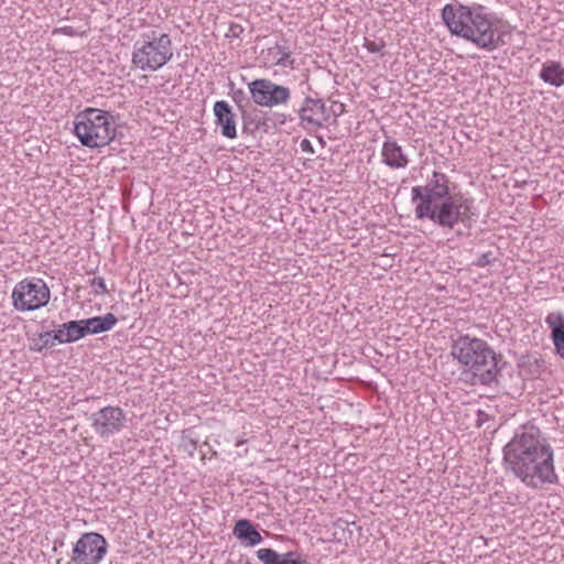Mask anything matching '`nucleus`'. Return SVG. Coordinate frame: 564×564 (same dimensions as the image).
<instances>
[{
  "label": "nucleus",
  "instance_id": "nucleus-1",
  "mask_svg": "<svg viewBox=\"0 0 564 564\" xmlns=\"http://www.w3.org/2000/svg\"><path fill=\"white\" fill-rule=\"evenodd\" d=\"M502 453L507 470L525 486L536 489L557 482L553 448L536 425L527 423L518 427Z\"/></svg>",
  "mask_w": 564,
  "mask_h": 564
},
{
  "label": "nucleus",
  "instance_id": "nucleus-2",
  "mask_svg": "<svg viewBox=\"0 0 564 564\" xmlns=\"http://www.w3.org/2000/svg\"><path fill=\"white\" fill-rule=\"evenodd\" d=\"M411 200H419L414 210L417 219H430L444 229H454L459 223L470 228L475 221L473 200H456L451 195L449 178L442 172H433L424 186L412 187Z\"/></svg>",
  "mask_w": 564,
  "mask_h": 564
},
{
  "label": "nucleus",
  "instance_id": "nucleus-3",
  "mask_svg": "<svg viewBox=\"0 0 564 564\" xmlns=\"http://www.w3.org/2000/svg\"><path fill=\"white\" fill-rule=\"evenodd\" d=\"M442 20L452 35L474 43L478 48L492 52L507 44L509 31L495 28L488 9L479 3H447L441 12Z\"/></svg>",
  "mask_w": 564,
  "mask_h": 564
},
{
  "label": "nucleus",
  "instance_id": "nucleus-4",
  "mask_svg": "<svg viewBox=\"0 0 564 564\" xmlns=\"http://www.w3.org/2000/svg\"><path fill=\"white\" fill-rule=\"evenodd\" d=\"M451 355L463 368L473 384L489 386L499 373L495 350L484 339L460 335L453 341Z\"/></svg>",
  "mask_w": 564,
  "mask_h": 564
},
{
  "label": "nucleus",
  "instance_id": "nucleus-5",
  "mask_svg": "<svg viewBox=\"0 0 564 564\" xmlns=\"http://www.w3.org/2000/svg\"><path fill=\"white\" fill-rule=\"evenodd\" d=\"M74 133L84 147H106L116 137L115 118L108 111L88 107L76 115Z\"/></svg>",
  "mask_w": 564,
  "mask_h": 564
},
{
  "label": "nucleus",
  "instance_id": "nucleus-6",
  "mask_svg": "<svg viewBox=\"0 0 564 564\" xmlns=\"http://www.w3.org/2000/svg\"><path fill=\"white\" fill-rule=\"evenodd\" d=\"M145 36L147 40L134 43L131 62L142 72H155L172 59V41L169 34L156 35L155 31Z\"/></svg>",
  "mask_w": 564,
  "mask_h": 564
},
{
  "label": "nucleus",
  "instance_id": "nucleus-7",
  "mask_svg": "<svg viewBox=\"0 0 564 564\" xmlns=\"http://www.w3.org/2000/svg\"><path fill=\"white\" fill-rule=\"evenodd\" d=\"M12 305L15 310L35 311L50 301V289L41 279H24L12 291Z\"/></svg>",
  "mask_w": 564,
  "mask_h": 564
},
{
  "label": "nucleus",
  "instance_id": "nucleus-8",
  "mask_svg": "<svg viewBox=\"0 0 564 564\" xmlns=\"http://www.w3.org/2000/svg\"><path fill=\"white\" fill-rule=\"evenodd\" d=\"M251 100L259 107L274 108L286 106L291 100L289 87L275 84L271 79L258 78L248 84Z\"/></svg>",
  "mask_w": 564,
  "mask_h": 564
},
{
  "label": "nucleus",
  "instance_id": "nucleus-9",
  "mask_svg": "<svg viewBox=\"0 0 564 564\" xmlns=\"http://www.w3.org/2000/svg\"><path fill=\"white\" fill-rule=\"evenodd\" d=\"M108 551L107 540L97 532L80 535L72 550L74 564H99Z\"/></svg>",
  "mask_w": 564,
  "mask_h": 564
},
{
  "label": "nucleus",
  "instance_id": "nucleus-10",
  "mask_svg": "<svg viewBox=\"0 0 564 564\" xmlns=\"http://www.w3.org/2000/svg\"><path fill=\"white\" fill-rule=\"evenodd\" d=\"M90 421L95 433L101 438H108L126 426L127 417L121 408L108 405L93 413Z\"/></svg>",
  "mask_w": 564,
  "mask_h": 564
},
{
  "label": "nucleus",
  "instance_id": "nucleus-11",
  "mask_svg": "<svg viewBox=\"0 0 564 564\" xmlns=\"http://www.w3.org/2000/svg\"><path fill=\"white\" fill-rule=\"evenodd\" d=\"M301 126L305 129H321L329 120V110L322 99L307 96L297 110Z\"/></svg>",
  "mask_w": 564,
  "mask_h": 564
},
{
  "label": "nucleus",
  "instance_id": "nucleus-12",
  "mask_svg": "<svg viewBox=\"0 0 564 564\" xmlns=\"http://www.w3.org/2000/svg\"><path fill=\"white\" fill-rule=\"evenodd\" d=\"M214 116L216 126L220 127L221 135L227 139L237 138L236 115L231 106L225 100H217L214 104Z\"/></svg>",
  "mask_w": 564,
  "mask_h": 564
},
{
  "label": "nucleus",
  "instance_id": "nucleus-13",
  "mask_svg": "<svg viewBox=\"0 0 564 564\" xmlns=\"http://www.w3.org/2000/svg\"><path fill=\"white\" fill-rule=\"evenodd\" d=\"M382 162L391 169H404L409 164L402 148L392 139H387L381 150Z\"/></svg>",
  "mask_w": 564,
  "mask_h": 564
},
{
  "label": "nucleus",
  "instance_id": "nucleus-14",
  "mask_svg": "<svg viewBox=\"0 0 564 564\" xmlns=\"http://www.w3.org/2000/svg\"><path fill=\"white\" fill-rule=\"evenodd\" d=\"M545 323L551 329V339L556 354L564 358V315L552 312L545 317Z\"/></svg>",
  "mask_w": 564,
  "mask_h": 564
},
{
  "label": "nucleus",
  "instance_id": "nucleus-15",
  "mask_svg": "<svg viewBox=\"0 0 564 564\" xmlns=\"http://www.w3.org/2000/svg\"><path fill=\"white\" fill-rule=\"evenodd\" d=\"M234 535L246 546H254L262 542V536L256 527L248 519H240L236 522Z\"/></svg>",
  "mask_w": 564,
  "mask_h": 564
},
{
  "label": "nucleus",
  "instance_id": "nucleus-16",
  "mask_svg": "<svg viewBox=\"0 0 564 564\" xmlns=\"http://www.w3.org/2000/svg\"><path fill=\"white\" fill-rule=\"evenodd\" d=\"M257 557L263 564H311L306 560H300L295 552L279 554L273 549H260L257 551Z\"/></svg>",
  "mask_w": 564,
  "mask_h": 564
},
{
  "label": "nucleus",
  "instance_id": "nucleus-17",
  "mask_svg": "<svg viewBox=\"0 0 564 564\" xmlns=\"http://www.w3.org/2000/svg\"><path fill=\"white\" fill-rule=\"evenodd\" d=\"M56 332L58 334L59 344L74 343L87 335L83 319L64 323Z\"/></svg>",
  "mask_w": 564,
  "mask_h": 564
},
{
  "label": "nucleus",
  "instance_id": "nucleus-18",
  "mask_svg": "<svg viewBox=\"0 0 564 564\" xmlns=\"http://www.w3.org/2000/svg\"><path fill=\"white\" fill-rule=\"evenodd\" d=\"M87 335H96L110 330L118 322V318L112 313H107L104 316H95L83 319Z\"/></svg>",
  "mask_w": 564,
  "mask_h": 564
},
{
  "label": "nucleus",
  "instance_id": "nucleus-19",
  "mask_svg": "<svg viewBox=\"0 0 564 564\" xmlns=\"http://www.w3.org/2000/svg\"><path fill=\"white\" fill-rule=\"evenodd\" d=\"M540 78L554 87L564 85V67L555 61H547L542 65Z\"/></svg>",
  "mask_w": 564,
  "mask_h": 564
},
{
  "label": "nucleus",
  "instance_id": "nucleus-20",
  "mask_svg": "<svg viewBox=\"0 0 564 564\" xmlns=\"http://www.w3.org/2000/svg\"><path fill=\"white\" fill-rule=\"evenodd\" d=\"M543 360L533 355H521L518 359V367L528 376H539Z\"/></svg>",
  "mask_w": 564,
  "mask_h": 564
},
{
  "label": "nucleus",
  "instance_id": "nucleus-21",
  "mask_svg": "<svg viewBox=\"0 0 564 564\" xmlns=\"http://www.w3.org/2000/svg\"><path fill=\"white\" fill-rule=\"evenodd\" d=\"M56 341L58 343V334L56 330L40 333L37 338L33 340L31 350L41 352L45 348H52L55 346Z\"/></svg>",
  "mask_w": 564,
  "mask_h": 564
},
{
  "label": "nucleus",
  "instance_id": "nucleus-22",
  "mask_svg": "<svg viewBox=\"0 0 564 564\" xmlns=\"http://www.w3.org/2000/svg\"><path fill=\"white\" fill-rule=\"evenodd\" d=\"M274 50L280 55V58L275 62V65L280 67L294 68V59H291V51L285 44L276 43Z\"/></svg>",
  "mask_w": 564,
  "mask_h": 564
},
{
  "label": "nucleus",
  "instance_id": "nucleus-23",
  "mask_svg": "<svg viewBox=\"0 0 564 564\" xmlns=\"http://www.w3.org/2000/svg\"><path fill=\"white\" fill-rule=\"evenodd\" d=\"M90 285L94 286V295H104L108 293L104 278L95 276L90 280Z\"/></svg>",
  "mask_w": 564,
  "mask_h": 564
},
{
  "label": "nucleus",
  "instance_id": "nucleus-24",
  "mask_svg": "<svg viewBox=\"0 0 564 564\" xmlns=\"http://www.w3.org/2000/svg\"><path fill=\"white\" fill-rule=\"evenodd\" d=\"M496 261V257L491 251L481 253L474 262L476 267L484 268Z\"/></svg>",
  "mask_w": 564,
  "mask_h": 564
},
{
  "label": "nucleus",
  "instance_id": "nucleus-25",
  "mask_svg": "<svg viewBox=\"0 0 564 564\" xmlns=\"http://www.w3.org/2000/svg\"><path fill=\"white\" fill-rule=\"evenodd\" d=\"M231 97L236 105L239 107V109L245 111L246 104H248L246 93L242 89H237L232 91Z\"/></svg>",
  "mask_w": 564,
  "mask_h": 564
},
{
  "label": "nucleus",
  "instance_id": "nucleus-26",
  "mask_svg": "<svg viewBox=\"0 0 564 564\" xmlns=\"http://www.w3.org/2000/svg\"><path fill=\"white\" fill-rule=\"evenodd\" d=\"M54 33H61V34L67 35V36H77V35H79V32L75 28H73L70 25H66V26H62V28L55 29Z\"/></svg>",
  "mask_w": 564,
  "mask_h": 564
},
{
  "label": "nucleus",
  "instance_id": "nucleus-27",
  "mask_svg": "<svg viewBox=\"0 0 564 564\" xmlns=\"http://www.w3.org/2000/svg\"><path fill=\"white\" fill-rule=\"evenodd\" d=\"M328 110L329 116L334 115L335 117H339L345 112L346 109L344 104L334 102V106L332 108H328Z\"/></svg>",
  "mask_w": 564,
  "mask_h": 564
},
{
  "label": "nucleus",
  "instance_id": "nucleus-28",
  "mask_svg": "<svg viewBox=\"0 0 564 564\" xmlns=\"http://www.w3.org/2000/svg\"><path fill=\"white\" fill-rule=\"evenodd\" d=\"M383 44H378L373 41H368L366 43V48L370 52V53H379L382 48H383Z\"/></svg>",
  "mask_w": 564,
  "mask_h": 564
},
{
  "label": "nucleus",
  "instance_id": "nucleus-29",
  "mask_svg": "<svg viewBox=\"0 0 564 564\" xmlns=\"http://www.w3.org/2000/svg\"><path fill=\"white\" fill-rule=\"evenodd\" d=\"M275 121L280 124H284L286 121H292L293 117L285 113H274Z\"/></svg>",
  "mask_w": 564,
  "mask_h": 564
},
{
  "label": "nucleus",
  "instance_id": "nucleus-30",
  "mask_svg": "<svg viewBox=\"0 0 564 564\" xmlns=\"http://www.w3.org/2000/svg\"><path fill=\"white\" fill-rule=\"evenodd\" d=\"M229 31L231 32L232 36L238 37L243 32V28L238 23H231Z\"/></svg>",
  "mask_w": 564,
  "mask_h": 564
},
{
  "label": "nucleus",
  "instance_id": "nucleus-31",
  "mask_svg": "<svg viewBox=\"0 0 564 564\" xmlns=\"http://www.w3.org/2000/svg\"><path fill=\"white\" fill-rule=\"evenodd\" d=\"M301 149H302L304 152L314 153V150H313L312 143H311L307 139L302 140V142H301Z\"/></svg>",
  "mask_w": 564,
  "mask_h": 564
}]
</instances>
